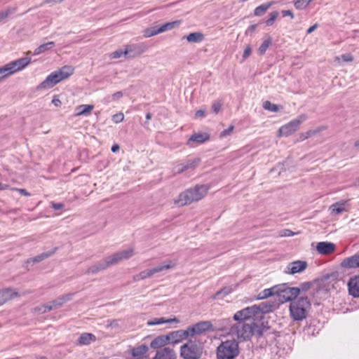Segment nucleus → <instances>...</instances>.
Segmentation results:
<instances>
[{"label": "nucleus", "mask_w": 359, "mask_h": 359, "mask_svg": "<svg viewBox=\"0 0 359 359\" xmlns=\"http://www.w3.org/2000/svg\"><path fill=\"white\" fill-rule=\"evenodd\" d=\"M14 190L17 191L18 192H19L20 194L23 195V196H30V194L28 193L25 189H14Z\"/></svg>", "instance_id": "nucleus-56"}, {"label": "nucleus", "mask_w": 359, "mask_h": 359, "mask_svg": "<svg viewBox=\"0 0 359 359\" xmlns=\"http://www.w3.org/2000/svg\"><path fill=\"white\" fill-rule=\"evenodd\" d=\"M234 321L233 324L230 325L229 333L240 341H247L253 335L260 337L262 334L260 327L255 322H245L241 320Z\"/></svg>", "instance_id": "nucleus-1"}, {"label": "nucleus", "mask_w": 359, "mask_h": 359, "mask_svg": "<svg viewBox=\"0 0 359 359\" xmlns=\"http://www.w3.org/2000/svg\"><path fill=\"white\" fill-rule=\"evenodd\" d=\"M168 344V337L165 335H161L154 339L151 344V348L154 349H158Z\"/></svg>", "instance_id": "nucleus-28"}, {"label": "nucleus", "mask_w": 359, "mask_h": 359, "mask_svg": "<svg viewBox=\"0 0 359 359\" xmlns=\"http://www.w3.org/2000/svg\"><path fill=\"white\" fill-rule=\"evenodd\" d=\"M18 296V293L11 288L0 290V306Z\"/></svg>", "instance_id": "nucleus-23"}, {"label": "nucleus", "mask_w": 359, "mask_h": 359, "mask_svg": "<svg viewBox=\"0 0 359 359\" xmlns=\"http://www.w3.org/2000/svg\"><path fill=\"white\" fill-rule=\"evenodd\" d=\"M93 109V105L81 104L76 108V116L88 115Z\"/></svg>", "instance_id": "nucleus-32"}, {"label": "nucleus", "mask_w": 359, "mask_h": 359, "mask_svg": "<svg viewBox=\"0 0 359 359\" xmlns=\"http://www.w3.org/2000/svg\"><path fill=\"white\" fill-rule=\"evenodd\" d=\"M52 103L55 106V107H60L61 105V101L56 98V97H54L52 100Z\"/></svg>", "instance_id": "nucleus-62"}, {"label": "nucleus", "mask_w": 359, "mask_h": 359, "mask_svg": "<svg viewBox=\"0 0 359 359\" xmlns=\"http://www.w3.org/2000/svg\"><path fill=\"white\" fill-rule=\"evenodd\" d=\"M318 27V25L316 23L315 25H313V26L310 27L307 30H306V34H311L317 27Z\"/></svg>", "instance_id": "nucleus-60"}, {"label": "nucleus", "mask_w": 359, "mask_h": 359, "mask_svg": "<svg viewBox=\"0 0 359 359\" xmlns=\"http://www.w3.org/2000/svg\"><path fill=\"white\" fill-rule=\"evenodd\" d=\"M341 58L345 62H352L353 60V56L351 54H344L341 55Z\"/></svg>", "instance_id": "nucleus-54"}, {"label": "nucleus", "mask_w": 359, "mask_h": 359, "mask_svg": "<svg viewBox=\"0 0 359 359\" xmlns=\"http://www.w3.org/2000/svg\"><path fill=\"white\" fill-rule=\"evenodd\" d=\"M154 359H176V354L172 348L164 347L157 351Z\"/></svg>", "instance_id": "nucleus-20"}, {"label": "nucleus", "mask_w": 359, "mask_h": 359, "mask_svg": "<svg viewBox=\"0 0 359 359\" xmlns=\"http://www.w3.org/2000/svg\"><path fill=\"white\" fill-rule=\"evenodd\" d=\"M207 192L208 188L205 185H196L182 192L174 203L180 207L189 205L203 198Z\"/></svg>", "instance_id": "nucleus-2"}, {"label": "nucleus", "mask_w": 359, "mask_h": 359, "mask_svg": "<svg viewBox=\"0 0 359 359\" xmlns=\"http://www.w3.org/2000/svg\"><path fill=\"white\" fill-rule=\"evenodd\" d=\"M232 292L231 287H224L220 290L217 291L213 296V299H220Z\"/></svg>", "instance_id": "nucleus-39"}, {"label": "nucleus", "mask_w": 359, "mask_h": 359, "mask_svg": "<svg viewBox=\"0 0 359 359\" xmlns=\"http://www.w3.org/2000/svg\"><path fill=\"white\" fill-rule=\"evenodd\" d=\"M55 46V42L53 41H49L46 43H43L38 46L35 50H34V55H40L47 50H49L52 49Z\"/></svg>", "instance_id": "nucleus-30"}, {"label": "nucleus", "mask_w": 359, "mask_h": 359, "mask_svg": "<svg viewBox=\"0 0 359 359\" xmlns=\"http://www.w3.org/2000/svg\"><path fill=\"white\" fill-rule=\"evenodd\" d=\"M210 139V135L208 133H194L193 134L187 142V145L189 147H194L193 142L197 144H203Z\"/></svg>", "instance_id": "nucleus-26"}, {"label": "nucleus", "mask_w": 359, "mask_h": 359, "mask_svg": "<svg viewBox=\"0 0 359 359\" xmlns=\"http://www.w3.org/2000/svg\"><path fill=\"white\" fill-rule=\"evenodd\" d=\"M74 68L72 66L65 65L62 68L53 72L37 87L38 90L51 88L62 80L69 78L74 74Z\"/></svg>", "instance_id": "nucleus-3"}, {"label": "nucleus", "mask_w": 359, "mask_h": 359, "mask_svg": "<svg viewBox=\"0 0 359 359\" xmlns=\"http://www.w3.org/2000/svg\"><path fill=\"white\" fill-rule=\"evenodd\" d=\"M283 17L290 16L292 19L294 18L293 13L290 10H283L281 11Z\"/></svg>", "instance_id": "nucleus-53"}, {"label": "nucleus", "mask_w": 359, "mask_h": 359, "mask_svg": "<svg viewBox=\"0 0 359 359\" xmlns=\"http://www.w3.org/2000/svg\"><path fill=\"white\" fill-rule=\"evenodd\" d=\"M233 126L231 125L227 129H225L223 131H222V133H220V137H223L229 135L233 131Z\"/></svg>", "instance_id": "nucleus-51"}, {"label": "nucleus", "mask_w": 359, "mask_h": 359, "mask_svg": "<svg viewBox=\"0 0 359 359\" xmlns=\"http://www.w3.org/2000/svg\"><path fill=\"white\" fill-rule=\"evenodd\" d=\"M15 11V8H8L6 10L1 11L0 12V22H2L6 18H8L10 15L14 13Z\"/></svg>", "instance_id": "nucleus-42"}, {"label": "nucleus", "mask_w": 359, "mask_h": 359, "mask_svg": "<svg viewBox=\"0 0 359 359\" xmlns=\"http://www.w3.org/2000/svg\"><path fill=\"white\" fill-rule=\"evenodd\" d=\"M123 96V93L121 91H118L112 95V97L114 100H118Z\"/></svg>", "instance_id": "nucleus-59"}, {"label": "nucleus", "mask_w": 359, "mask_h": 359, "mask_svg": "<svg viewBox=\"0 0 359 359\" xmlns=\"http://www.w3.org/2000/svg\"><path fill=\"white\" fill-rule=\"evenodd\" d=\"M312 284L311 282H304L300 284L298 289H300V292L307 291L311 287Z\"/></svg>", "instance_id": "nucleus-49"}, {"label": "nucleus", "mask_w": 359, "mask_h": 359, "mask_svg": "<svg viewBox=\"0 0 359 359\" xmlns=\"http://www.w3.org/2000/svg\"><path fill=\"white\" fill-rule=\"evenodd\" d=\"M189 335L190 337H194L196 335L202 334L208 331L212 330V324L210 321H200L187 328Z\"/></svg>", "instance_id": "nucleus-11"}, {"label": "nucleus", "mask_w": 359, "mask_h": 359, "mask_svg": "<svg viewBox=\"0 0 359 359\" xmlns=\"http://www.w3.org/2000/svg\"><path fill=\"white\" fill-rule=\"evenodd\" d=\"M205 114V110H203V109H199L198 110L196 114H195V116L196 118H199V117H203Z\"/></svg>", "instance_id": "nucleus-57"}, {"label": "nucleus", "mask_w": 359, "mask_h": 359, "mask_svg": "<svg viewBox=\"0 0 359 359\" xmlns=\"http://www.w3.org/2000/svg\"><path fill=\"white\" fill-rule=\"evenodd\" d=\"M313 1V0H294L293 3L296 9L303 10Z\"/></svg>", "instance_id": "nucleus-40"}, {"label": "nucleus", "mask_w": 359, "mask_h": 359, "mask_svg": "<svg viewBox=\"0 0 359 359\" xmlns=\"http://www.w3.org/2000/svg\"><path fill=\"white\" fill-rule=\"evenodd\" d=\"M111 151L115 153L119 150V146L118 144H114L111 149Z\"/></svg>", "instance_id": "nucleus-64"}, {"label": "nucleus", "mask_w": 359, "mask_h": 359, "mask_svg": "<svg viewBox=\"0 0 359 359\" xmlns=\"http://www.w3.org/2000/svg\"><path fill=\"white\" fill-rule=\"evenodd\" d=\"M107 328H111L117 330L120 327L118 320H108L107 324Z\"/></svg>", "instance_id": "nucleus-44"}, {"label": "nucleus", "mask_w": 359, "mask_h": 359, "mask_svg": "<svg viewBox=\"0 0 359 359\" xmlns=\"http://www.w3.org/2000/svg\"><path fill=\"white\" fill-rule=\"evenodd\" d=\"M332 212L335 214H339L344 210V205L335 203L332 205Z\"/></svg>", "instance_id": "nucleus-45"}, {"label": "nucleus", "mask_w": 359, "mask_h": 359, "mask_svg": "<svg viewBox=\"0 0 359 359\" xmlns=\"http://www.w3.org/2000/svg\"><path fill=\"white\" fill-rule=\"evenodd\" d=\"M203 352V343L196 338L189 339L180 349V357L183 359H200Z\"/></svg>", "instance_id": "nucleus-4"}, {"label": "nucleus", "mask_w": 359, "mask_h": 359, "mask_svg": "<svg viewBox=\"0 0 359 359\" xmlns=\"http://www.w3.org/2000/svg\"><path fill=\"white\" fill-rule=\"evenodd\" d=\"M275 1H270L266 4H263L257 6L254 11V15L256 16H261L273 4Z\"/></svg>", "instance_id": "nucleus-34"}, {"label": "nucleus", "mask_w": 359, "mask_h": 359, "mask_svg": "<svg viewBox=\"0 0 359 359\" xmlns=\"http://www.w3.org/2000/svg\"><path fill=\"white\" fill-rule=\"evenodd\" d=\"M134 255V249L133 248H128L121 251H118L111 256H109L110 262L113 264H117L121 260L128 259Z\"/></svg>", "instance_id": "nucleus-15"}, {"label": "nucleus", "mask_w": 359, "mask_h": 359, "mask_svg": "<svg viewBox=\"0 0 359 359\" xmlns=\"http://www.w3.org/2000/svg\"><path fill=\"white\" fill-rule=\"evenodd\" d=\"M123 118H124L123 114V113H118V114H114L113 116L112 121L114 123H120V122L123 121Z\"/></svg>", "instance_id": "nucleus-48"}, {"label": "nucleus", "mask_w": 359, "mask_h": 359, "mask_svg": "<svg viewBox=\"0 0 359 359\" xmlns=\"http://www.w3.org/2000/svg\"><path fill=\"white\" fill-rule=\"evenodd\" d=\"M112 265L110 262V259L109 257H106L104 260L90 266L86 271V274H95L101 271H103L108 268L109 266Z\"/></svg>", "instance_id": "nucleus-17"}, {"label": "nucleus", "mask_w": 359, "mask_h": 359, "mask_svg": "<svg viewBox=\"0 0 359 359\" xmlns=\"http://www.w3.org/2000/svg\"><path fill=\"white\" fill-rule=\"evenodd\" d=\"M171 322L178 323L179 320L177 319L176 318H170V319H165L164 318H154L151 320H149L147 322V325L149 326H153V325H161V324L165 323H169Z\"/></svg>", "instance_id": "nucleus-33"}, {"label": "nucleus", "mask_w": 359, "mask_h": 359, "mask_svg": "<svg viewBox=\"0 0 359 359\" xmlns=\"http://www.w3.org/2000/svg\"><path fill=\"white\" fill-rule=\"evenodd\" d=\"M349 294L353 297H359V276L351 278L348 283Z\"/></svg>", "instance_id": "nucleus-22"}, {"label": "nucleus", "mask_w": 359, "mask_h": 359, "mask_svg": "<svg viewBox=\"0 0 359 359\" xmlns=\"http://www.w3.org/2000/svg\"><path fill=\"white\" fill-rule=\"evenodd\" d=\"M31 62L29 57H22L0 67V82L15 72L23 69Z\"/></svg>", "instance_id": "nucleus-7"}, {"label": "nucleus", "mask_w": 359, "mask_h": 359, "mask_svg": "<svg viewBox=\"0 0 359 359\" xmlns=\"http://www.w3.org/2000/svg\"><path fill=\"white\" fill-rule=\"evenodd\" d=\"M239 353L238 342L236 339L226 340L217 348V359H234Z\"/></svg>", "instance_id": "nucleus-5"}, {"label": "nucleus", "mask_w": 359, "mask_h": 359, "mask_svg": "<svg viewBox=\"0 0 359 359\" xmlns=\"http://www.w3.org/2000/svg\"><path fill=\"white\" fill-rule=\"evenodd\" d=\"M166 336L168 337V344H178L183 340L187 339L188 337H190L187 329L184 330H178L172 331L167 334Z\"/></svg>", "instance_id": "nucleus-14"}, {"label": "nucleus", "mask_w": 359, "mask_h": 359, "mask_svg": "<svg viewBox=\"0 0 359 359\" xmlns=\"http://www.w3.org/2000/svg\"><path fill=\"white\" fill-rule=\"evenodd\" d=\"M184 37L189 42L199 43L203 40L204 35L201 32H193Z\"/></svg>", "instance_id": "nucleus-35"}, {"label": "nucleus", "mask_w": 359, "mask_h": 359, "mask_svg": "<svg viewBox=\"0 0 359 359\" xmlns=\"http://www.w3.org/2000/svg\"><path fill=\"white\" fill-rule=\"evenodd\" d=\"M341 266L346 269H355L359 267V254L347 257L341 263Z\"/></svg>", "instance_id": "nucleus-24"}, {"label": "nucleus", "mask_w": 359, "mask_h": 359, "mask_svg": "<svg viewBox=\"0 0 359 359\" xmlns=\"http://www.w3.org/2000/svg\"><path fill=\"white\" fill-rule=\"evenodd\" d=\"M263 108L265 110H268V111H273V112H278L280 109H281L283 108V107L281 105L273 104L270 101L267 100V101L264 102Z\"/></svg>", "instance_id": "nucleus-38"}, {"label": "nucleus", "mask_w": 359, "mask_h": 359, "mask_svg": "<svg viewBox=\"0 0 359 359\" xmlns=\"http://www.w3.org/2000/svg\"><path fill=\"white\" fill-rule=\"evenodd\" d=\"M124 50H121V49H119V50H116L114 52H112L111 54H110V58L111 59H117V58H119L121 57V56L124 55Z\"/></svg>", "instance_id": "nucleus-46"}, {"label": "nucleus", "mask_w": 359, "mask_h": 359, "mask_svg": "<svg viewBox=\"0 0 359 359\" xmlns=\"http://www.w3.org/2000/svg\"><path fill=\"white\" fill-rule=\"evenodd\" d=\"M335 250V245L330 242H319L316 246V250L320 255H330Z\"/></svg>", "instance_id": "nucleus-21"}, {"label": "nucleus", "mask_w": 359, "mask_h": 359, "mask_svg": "<svg viewBox=\"0 0 359 359\" xmlns=\"http://www.w3.org/2000/svg\"><path fill=\"white\" fill-rule=\"evenodd\" d=\"M257 305L246 307L242 310L237 311L233 315V320H243L245 322H255V320H259L257 311Z\"/></svg>", "instance_id": "nucleus-10"}, {"label": "nucleus", "mask_w": 359, "mask_h": 359, "mask_svg": "<svg viewBox=\"0 0 359 359\" xmlns=\"http://www.w3.org/2000/svg\"><path fill=\"white\" fill-rule=\"evenodd\" d=\"M312 133H313L311 131H308L306 133H302L301 134L300 139L302 140H304L307 139L309 137H310Z\"/></svg>", "instance_id": "nucleus-58"}, {"label": "nucleus", "mask_w": 359, "mask_h": 359, "mask_svg": "<svg viewBox=\"0 0 359 359\" xmlns=\"http://www.w3.org/2000/svg\"><path fill=\"white\" fill-rule=\"evenodd\" d=\"M271 44V39L270 37H269L267 39L264 40L263 43L260 45V46L258 48V53L259 55H264L265 54L266 50Z\"/></svg>", "instance_id": "nucleus-41"}, {"label": "nucleus", "mask_w": 359, "mask_h": 359, "mask_svg": "<svg viewBox=\"0 0 359 359\" xmlns=\"http://www.w3.org/2000/svg\"><path fill=\"white\" fill-rule=\"evenodd\" d=\"M250 53H251V48L248 46L244 50L243 57L244 59H246L247 57H248L250 56Z\"/></svg>", "instance_id": "nucleus-55"}, {"label": "nucleus", "mask_w": 359, "mask_h": 359, "mask_svg": "<svg viewBox=\"0 0 359 359\" xmlns=\"http://www.w3.org/2000/svg\"><path fill=\"white\" fill-rule=\"evenodd\" d=\"M311 307V303L307 297H300L297 300L293 301L290 305V312L294 320H302L306 318L307 311Z\"/></svg>", "instance_id": "nucleus-6"}, {"label": "nucleus", "mask_w": 359, "mask_h": 359, "mask_svg": "<svg viewBox=\"0 0 359 359\" xmlns=\"http://www.w3.org/2000/svg\"><path fill=\"white\" fill-rule=\"evenodd\" d=\"M256 28H257V25H250V26L248 28V29H247V31H246V34H248L249 32H250V33L254 32H255V30L256 29Z\"/></svg>", "instance_id": "nucleus-61"}, {"label": "nucleus", "mask_w": 359, "mask_h": 359, "mask_svg": "<svg viewBox=\"0 0 359 359\" xmlns=\"http://www.w3.org/2000/svg\"><path fill=\"white\" fill-rule=\"evenodd\" d=\"M221 107L222 104L219 101L215 102L212 105V109L215 114H217L220 111Z\"/></svg>", "instance_id": "nucleus-50"}, {"label": "nucleus", "mask_w": 359, "mask_h": 359, "mask_svg": "<svg viewBox=\"0 0 359 359\" xmlns=\"http://www.w3.org/2000/svg\"><path fill=\"white\" fill-rule=\"evenodd\" d=\"M278 11H273V12H271L270 14H269V18L266 20V25L267 26H271L273 25V24L274 23L275 20L277 19V18L278 17Z\"/></svg>", "instance_id": "nucleus-43"}, {"label": "nucleus", "mask_w": 359, "mask_h": 359, "mask_svg": "<svg viewBox=\"0 0 359 359\" xmlns=\"http://www.w3.org/2000/svg\"><path fill=\"white\" fill-rule=\"evenodd\" d=\"M149 350L147 345L142 344L132 350V358H143L142 355L145 354Z\"/></svg>", "instance_id": "nucleus-31"}, {"label": "nucleus", "mask_w": 359, "mask_h": 359, "mask_svg": "<svg viewBox=\"0 0 359 359\" xmlns=\"http://www.w3.org/2000/svg\"><path fill=\"white\" fill-rule=\"evenodd\" d=\"M180 25V20H175L170 22H167L161 25L158 29H147L144 32V36L151 37L160 33L171 30Z\"/></svg>", "instance_id": "nucleus-12"}, {"label": "nucleus", "mask_w": 359, "mask_h": 359, "mask_svg": "<svg viewBox=\"0 0 359 359\" xmlns=\"http://www.w3.org/2000/svg\"><path fill=\"white\" fill-rule=\"evenodd\" d=\"M65 205L62 203L50 202V207L55 210H61L64 208Z\"/></svg>", "instance_id": "nucleus-52"}, {"label": "nucleus", "mask_w": 359, "mask_h": 359, "mask_svg": "<svg viewBox=\"0 0 359 359\" xmlns=\"http://www.w3.org/2000/svg\"><path fill=\"white\" fill-rule=\"evenodd\" d=\"M96 341V337L93 334L82 333L77 339V344L81 346H87Z\"/></svg>", "instance_id": "nucleus-27"}, {"label": "nucleus", "mask_w": 359, "mask_h": 359, "mask_svg": "<svg viewBox=\"0 0 359 359\" xmlns=\"http://www.w3.org/2000/svg\"><path fill=\"white\" fill-rule=\"evenodd\" d=\"M144 49L140 44L127 45L124 49V55L128 57H135L143 53Z\"/></svg>", "instance_id": "nucleus-18"}, {"label": "nucleus", "mask_w": 359, "mask_h": 359, "mask_svg": "<svg viewBox=\"0 0 359 359\" xmlns=\"http://www.w3.org/2000/svg\"><path fill=\"white\" fill-rule=\"evenodd\" d=\"M57 250V248H54L48 252H42V253L35 256L34 257H33L32 259V260L34 263L40 262L43 261V259H47V258L50 257V256H52L53 255H54L56 252Z\"/></svg>", "instance_id": "nucleus-29"}, {"label": "nucleus", "mask_w": 359, "mask_h": 359, "mask_svg": "<svg viewBox=\"0 0 359 359\" xmlns=\"http://www.w3.org/2000/svg\"><path fill=\"white\" fill-rule=\"evenodd\" d=\"M294 233L292 231L289 229H285L284 233L281 234L282 236H292Z\"/></svg>", "instance_id": "nucleus-63"}, {"label": "nucleus", "mask_w": 359, "mask_h": 359, "mask_svg": "<svg viewBox=\"0 0 359 359\" xmlns=\"http://www.w3.org/2000/svg\"><path fill=\"white\" fill-rule=\"evenodd\" d=\"M276 292H276V285H275L271 288L265 289V290H262L261 292H259L257 296V299H266L271 296L276 295Z\"/></svg>", "instance_id": "nucleus-36"}, {"label": "nucleus", "mask_w": 359, "mask_h": 359, "mask_svg": "<svg viewBox=\"0 0 359 359\" xmlns=\"http://www.w3.org/2000/svg\"><path fill=\"white\" fill-rule=\"evenodd\" d=\"M276 296L280 303L292 302L299 294L297 287H290L287 283L276 285Z\"/></svg>", "instance_id": "nucleus-8"}, {"label": "nucleus", "mask_w": 359, "mask_h": 359, "mask_svg": "<svg viewBox=\"0 0 359 359\" xmlns=\"http://www.w3.org/2000/svg\"><path fill=\"white\" fill-rule=\"evenodd\" d=\"M302 120L294 119L288 123L283 126L278 130V136L287 137L298 130Z\"/></svg>", "instance_id": "nucleus-13"}, {"label": "nucleus", "mask_w": 359, "mask_h": 359, "mask_svg": "<svg viewBox=\"0 0 359 359\" xmlns=\"http://www.w3.org/2000/svg\"><path fill=\"white\" fill-rule=\"evenodd\" d=\"M275 306V302L272 301L262 302L259 305H257V308L258 309L257 312L259 319L262 318L263 314L271 311Z\"/></svg>", "instance_id": "nucleus-25"}, {"label": "nucleus", "mask_w": 359, "mask_h": 359, "mask_svg": "<svg viewBox=\"0 0 359 359\" xmlns=\"http://www.w3.org/2000/svg\"><path fill=\"white\" fill-rule=\"evenodd\" d=\"M53 309H55L54 306L53 305L52 302H50L43 305L42 306V308L41 309L40 308L39 310L41 311L42 313H46V312L53 310Z\"/></svg>", "instance_id": "nucleus-47"}, {"label": "nucleus", "mask_w": 359, "mask_h": 359, "mask_svg": "<svg viewBox=\"0 0 359 359\" xmlns=\"http://www.w3.org/2000/svg\"><path fill=\"white\" fill-rule=\"evenodd\" d=\"M307 266H308V264L306 261H301V260L294 261V262H292L288 264L285 272L287 273L293 275L297 273H300V272L304 271L306 269Z\"/></svg>", "instance_id": "nucleus-16"}, {"label": "nucleus", "mask_w": 359, "mask_h": 359, "mask_svg": "<svg viewBox=\"0 0 359 359\" xmlns=\"http://www.w3.org/2000/svg\"><path fill=\"white\" fill-rule=\"evenodd\" d=\"M177 261L176 259L167 260L158 266H156L150 269L142 271L140 273L136 274L135 276H134V280L140 281L150 278L156 273L161 272L164 270L174 269L177 266Z\"/></svg>", "instance_id": "nucleus-9"}, {"label": "nucleus", "mask_w": 359, "mask_h": 359, "mask_svg": "<svg viewBox=\"0 0 359 359\" xmlns=\"http://www.w3.org/2000/svg\"><path fill=\"white\" fill-rule=\"evenodd\" d=\"M72 297V294H68L66 295L61 296L56 299L52 301V304L54 306V308H59L65 302H67L69 300H71Z\"/></svg>", "instance_id": "nucleus-37"}, {"label": "nucleus", "mask_w": 359, "mask_h": 359, "mask_svg": "<svg viewBox=\"0 0 359 359\" xmlns=\"http://www.w3.org/2000/svg\"><path fill=\"white\" fill-rule=\"evenodd\" d=\"M201 161L200 158H196L189 159L183 163H180L175 167L177 173H182L186 170L195 168Z\"/></svg>", "instance_id": "nucleus-19"}]
</instances>
